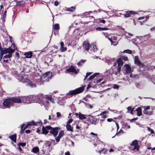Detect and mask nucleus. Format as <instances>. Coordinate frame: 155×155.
Returning a JSON list of instances; mask_svg holds the SVG:
<instances>
[{
	"label": "nucleus",
	"instance_id": "15",
	"mask_svg": "<svg viewBox=\"0 0 155 155\" xmlns=\"http://www.w3.org/2000/svg\"><path fill=\"white\" fill-rule=\"evenodd\" d=\"M91 46V45L89 43L85 41L83 42V48L86 50L88 51L89 50Z\"/></svg>",
	"mask_w": 155,
	"mask_h": 155
},
{
	"label": "nucleus",
	"instance_id": "49",
	"mask_svg": "<svg viewBox=\"0 0 155 155\" xmlns=\"http://www.w3.org/2000/svg\"><path fill=\"white\" fill-rule=\"evenodd\" d=\"M72 119H69L68 120V121L67 122V124H70V123H71L73 121Z\"/></svg>",
	"mask_w": 155,
	"mask_h": 155
},
{
	"label": "nucleus",
	"instance_id": "54",
	"mask_svg": "<svg viewBox=\"0 0 155 155\" xmlns=\"http://www.w3.org/2000/svg\"><path fill=\"white\" fill-rule=\"evenodd\" d=\"M56 114H57V117H60L61 116V113L59 112H57L56 113Z\"/></svg>",
	"mask_w": 155,
	"mask_h": 155
},
{
	"label": "nucleus",
	"instance_id": "35",
	"mask_svg": "<svg viewBox=\"0 0 155 155\" xmlns=\"http://www.w3.org/2000/svg\"><path fill=\"white\" fill-rule=\"evenodd\" d=\"M26 145V143L25 142H20L18 144V146H21L22 147H25Z\"/></svg>",
	"mask_w": 155,
	"mask_h": 155
},
{
	"label": "nucleus",
	"instance_id": "50",
	"mask_svg": "<svg viewBox=\"0 0 155 155\" xmlns=\"http://www.w3.org/2000/svg\"><path fill=\"white\" fill-rule=\"evenodd\" d=\"M7 11L5 10L4 12L3 15V18H5V16H6V14L7 13Z\"/></svg>",
	"mask_w": 155,
	"mask_h": 155
},
{
	"label": "nucleus",
	"instance_id": "20",
	"mask_svg": "<svg viewBox=\"0 0 155 155\" xmlns=\"http://www.w3.org/2000/svg\"><path fill=\"white\" fill-rule=\"evenodd\" d=\"M53 28L57 32H58L60 28V25L59 24L56 23L55 24L53 27Z\"/></svg>",
	"mask_w": 155,
	"mask_h": 155
},
{
	"label": "nucleus",
	"instance_id": "43",
	"mask_svg": "<svg viewBox=\"0 0 155 155\" xmlns=\"http://www.w3.org/2000/svg\"><path fill=\"white\" fill-rule=\"evenodd\" d=\"M119 87V86L117 85L116 84H114V85L113 88L114 89H118Z\"/></svg>",
	"mask_w": 155,
	"mask_h": 155
},
{
	"label": "nucleus",
	"instance_id": "27",
	"mask_svg": "<svg viewBox=\"0 0 155 155\" xmlns=\"http://www.w3.org/2000/svg\"><path fill=\"white\" fill-rule=\"evenodd\" d=\"M117 63L118 66H120V65H122L124 64L123 61L120 58H118L117 60Z\"/></svg>",
	"mask_w": 155,
	"mask_h": 155
},
{
	"label": "nucleus",
	"instance_id": "21",
	"mask_svg": "<svg viewBox=\"0 0 155 155\" xmlns=\"http://www.w3.org/2000/svg\"><path fill=\"white\" fill-rule=\"evenodd\" d=\"M66 127V129L68 131H71L72 132L74 131L73 128L71 127L70 124H67Z\"/></svg>",
	"mask_w": 155,
	"mask_h": 155
},
{
	"label": "nucleus",
	"instance_id": "8",
	"mask_svg": "<svg viewBox=\"0 0 155 155\" xmlns=\"http://www.w3.org/2000/svg\"><path fill=\"white\" fill-rule=\"evenodd\" d=\"M134 63L136 65L138 66H141L142 67L144 65V64L140 61L138 57L137 56L134 57Z\"/></svg>",
	"mask_w": 155,
	"mask_h": 155
},
{
	"label": "nucleus",
	"instance_id": "51",
	"mask_svg": "<svg viewBox=\"0 0 155 155\" xmlns=\"http://www.w3.org/2000/svg\"><path fill=\"white\" fill-rule=\"evenodd\" d=\"M107 120L108 122H111L112 121H114V120L111 118H108L107 119Z\"/></svg>",
	"mask_w": 155,
	"mask_h": 155
},
{
	"label": "nucleus",
	"instance_id": "31",
	"mask_svg": "<svg viewBox=\"0 0 155 155\" xmlns=\"http://www.w3.org/2000/svg\"><path fill=\"white\" fill-rule=\"evenodd\" d=\"M99 74V73H96L94 74L93 75L90 76V77L89 78V80H91L93 79L95 77L97 76V75H98Z\"/></svg>",
	"mask_w": 155,
	"mask_h": 155
},
{
	"label": "nucleus",
	"instance_id": "10",
	"mask_svg": "<svg viewBox=\"0 0 155 155\" xmlns=\"http://www.w3.org/2000/svg\"><path fill=\"white\" fill-rule=\"evenodd\" d=\"M126 14L124 15L125 18H128L131 16V15L137 14V13L134 11H128L125 12Z\"/></svg>",
	"mask_w": 155,
	"mask_h": 155
},
{
	"label": "nucleus",
	"instance_id": "56",
	"mask_svg": "<svg viewBox=\"0 0 155 155\" xmlns=\"http://www.w3.org/2000/svg\"><path fill=\"white\" fill-rule=\"evenodd\" d=\"M12 44L13 45V48H14L15 50H17V47L15 45V44L13 43H12Z\"/></svg>",
	"mask_w": 155,
	"mask_h": 155
},
{
	"label": "nucleus",
	"instance_id": "11",
	"mask_svg": "<svg viewBox=\"0 0 155 155\" xmlns=\"http://www.w3.org/2000/svg\"><path fill=\"white\" fill-rule=\"evenodd\" d=\"M12 103L13 102L16 103H21V100L19 97H12L10 98Z\"/></svg>",
	"mask_w": 155,
	"mask_h": 155
},
{
	"label": "nucleus",
	"instance_id": "33",
	"mask_svg": "<svg viewBox=\"0 0 155 155\" xmlns=\"http://www.w3.org/2000/svg\"><path fill=\"white\" fill-rule=\"evenodd\" d=\"M121 70V67L120 66H118L117 70V71H115V75H117L118 74H119L120 71Z\"/></svg>",
	"mask_w": 155,
	"mask_h": 155
},
{
	"label": "nucleus",
	"instance_id": "7",
	"mask_svg": "<svg viewBox=\"0 0 155 155\" xmlns=\"http://www.w3.org/2000/svg\"><path fill=\"white\" fill-rule=\"evenodd\" d=\"M2 51L4 52V53L12 54L15 51V50L12 49L10 47H9L8 48H4L3 49L2 48Z\"/></svg>",
	"mask_w": 155,
	"mask_h": 155
},
{
	"label": "nucleus",
	"instance_id": "47",
	"mask_svg": "<svg viewBox=\"0 0 155 155\" xmlns=\"http://www.w3.org/2000/svg\"><path fill=\"white\" fill-rule=\"evenodd\" d=\"M92 73L91 72H87L86 73V75L85 78H87L89 75L91 74Z\"/></svg>",
	"mask_w": 155,
	"mask_h": 155
},
{
	"label": "nucleus",
	"instance_id": "29",
	"mask_svg": "<svg viewBox=\"0 0 155 155\" xmlns=\"http://www.w3.org/2000/svg\"><path fill=\"white\" fill-rule=\"evenodd\" d=\"M27 124L29 125V126L38 125L33 120L29 122Z\"/></svg>",
	"mask_w": 155,
	"mask_h": 155
},
{
	"label": "nucleus",
	"instance_id": "23",
	"mask_svg": "<svg viewBox=\"0 0 155 155\" xmlns=\"http://www.w3.org/2000/svg\"><path fill=\"white\" fill-rule=\"evenodd\" d=\"M137 112V115L138 116H140L142 115V109L140 107H138L135 110Z\"/></svg>",
	"mask_w": 155,
	"mask_h": 155
},
{
	"label": "nucleus",
	"instance_id": "44",
	"mask_svg": "<svg viewBox=\"0 0 155 155\" xmlns=\"http://www.w3.org/2000/svg\"><path fill=\"white\" fill-rule=\"evenodd\" d=\"M48 75V74L47 73H46L44 74L43 76H41V79H42V78H44L45 77H46V76Z\"/></svg>",
	"mask_w": 155,
	"mask_h": 155
},
{
	"label": "nucleus",
	"instance_id": "38",
	"mask_svg": "<svg viewBox=\"0 0 155 155\" xmlns=\"http://www.w3.org/2000/svg\"><path fill=\"white\" fill-rule=\"evenodd\" d=\"M12 57V54H8V55H5L3 57L4 59L9 58Z\"/></svg>",
	"mask_w": 155,
	"mask_h": 155
},
{
	"label": "nucleus",
	"instance_id": "52",
	"mask_svg": "<svg viewBox=\"0 0 155 155\" xmlns=\"http://www.w3.org/2000/svg\"><path fill=\"white\" fill-rule=\"evenodd\" d=\"M59 2L58 1H55L54 2V5L56 6H57L59 5Z\"/></svg>",
	"mask_w": 155,
	"mask_h": 155
},
{
	"label": "nucleus",
	"instance_id": "60",
	"mask_svg": "<svg viewBox=\"0 0 155 155\" xmlns=\"http://www.w3.org/2000/svg\"><path fill=\"white\" fill-rule=\"evenodd\" d=\"M28 127L29 125L28 124H27L26 125H25V126L24 127V129L25 130V129L28 128Z\"/></svg>",
	"mask_w": 155,
	"mask_h": 155
},
{
	"label": "nucleus",
	"instance_id": "9",
	"mask_svg": "<svg viewBox=\"0 0 155 155\" xmlns=\"http://www.w3.org/2000/svg\"><path fill=\"white\" fill-rule=\"evenodd\" d=\"M50 126H47L45 127L43 126L42 128V131L41 132V134H47L49 132V130H50Z\"/></svg>",
	"mask_w": 155,
	"mask_h": 155
},
{
	"label": "nucleus",
	"instance_id": "37",
	"mask_svg": "<svg viewBox=\"0 0 155 155\" xmlns=\"http://www.w3.org/2000/svg\"><path fill=\"white\" fill-rule=\"evenodd\" d=\"M123 52L124 53H126L129 54H132V51L131 50L127 49V50H124Z\"/></svg>",
	"mask_w": 155,
	"mask_h": 155
},
{
	"label": "nucleus",
	"instance_id": "62",
	"mask_svg": "<svg viewBox=\"0 0 155 155\" xmlns=\"http://www.w3.org/2000/svg\"><path fill=\"white\" fill-rule=\"evenodd\" d=\"M107 38L110 41V42L111 43L112 42V41H113V39H112V38H110V37H108Z\"/></svg>",
	"mask_w": 155,
	"mask_h": 155
},
{
	"label": "nucleus",
	"instance_id": "18",
	"mask_svg": "<svg viewBox=\"0 0 155 155\" xmlns=\"http://www.w3.org/2000/svg\"><path fill=\"white\" fill-rule=\"evenodd\" d=\"M33 53L31 51H29L27 52H25L24 54V55H25V58H31L32 56Z\"/></svg>",
	"mask_w": 155,
	"mask_h": 155
},
{
	"label": "nucleus",
	"instance_id": "24",
	"mask_svg": "<svg viewBox=\"0 0 155 155\" xmlns=\"http://www.w3.org/2000/svg\"><path fill=\"white\" fill-rule=\"evenodd\" d=\"M39 151V148L38 147H33L31 150V151L35 153H37Z\"/></svg>",
	"mask_w": 155,
	"mask_h": 155
},
{
	"label": "nucleus",
	"instance_id": "61",
	"mask_svg": "<svg viewBox=\"0 0 155 155\" xmlns=\"http://www.w3.org/2000/svg\"><path fill=\"white\" fill-rule=\"evenodd\" d=\"M134 109V108L133 107V108H132V109L130 110V113L131 114H133V110Z\"/></svg>",
	"mask_w": 155,
	"mask_h": 155
},
{
	"label": "nucleus",
	"instance_id": "48",
	"mask_svg": "<svg viewBox=\"0 0 155 155\" xmlns=\"http://www.w3.org/2000/svg\"><path fill=\"white\" fill-rule=\"evenodd\" d=\"M15 55L17 58V59H18L20 58V55L19 53L18 52H16L15 53Z\"/></svg>",
	"mask_w": 155,
	"mask_h": 155
},
{
	"label": "nucleus",
	"instance_id": "59",
	"mask_svg": "<svg viewBox=\"0 0 155 155\" xmlns=\"http://www.w3.org/2000/svg\"><path fill=\"white\" fill-rule=\"evenodd\" d=\"M132 109L131 107L130 106L128 107L127 108V110L128 111H130Z\"/></svg>",
	"mask_w": 155,
	"mask_h": 155
},
{
	"label": "nucleus",
	"instance_id": "57",
	"mask_svg": "<svg viewBox=\"0 0 155 155\" xmlns=\"http://www.w3.org/2000/svg\"><path fill=\"white\" fill-rule=\"evenodd\" d=\"M150 109V107L149 106H147L145 108H144V110L146 111L147 110Z\"/></svg>",
	"mask_w": 155,
	"mask_h": 155
},
{
	"label": "nucleus",
	"instance_id": "5",
	"mask_svg": "<svg viewBox=\"0 0 155 155\" xmlns=\"http://www.w3.org/2000/svg\"><path fill=\"white\" fill-rule=\"evenodd\" d=\"M12 105V102L10 98L6 99L4 100L3 103V108H10Z\"/></svg>",
	"mask_w": 155,
	"mask_h": 155
},
{
	"label": "nucleus",
	"instance_id": "32",
	"mask_svg": "<svg viewBox=\"0 0 155 155\" xmlns=\"http://www.w3.org/2000/svg\"><path fill=\"white\" fill-rule=\"evenodd\" d=\"M75 7L72 6L70 8H68L66 10L68 11L72 12L75 9Z\"/></svg>",
	"mask_w": 155,
	"mask_h": 155
},
{
	"label": "nucleus",
	"instance_id": "14",
	"mask_svg": "<svg viewBox=\"0 0 155 155\" xmlns=\"http://www.w3.org/2000/svg\"><path fill=\"white\" fill-rule=\"evenodd\" d=\"M124 67H125V71L127 73H130L132 72L131 68L128 64H125Z\"/></svg>",
	"mask_w": 155,
	"mask_h": 155
},
{
	"label": "nucleus",
	"instance_id": "39",
	"mask_svg": "<svg viewBox=\"0 0 155 155\" xmlns=\"http://www.w3.org/2000/svg\"><path fill=\"white\" fill-rule=\"evenodd\" d=\"M115 71H114V69L113 68H110L109 69V72L111 75L114 74H115Z\"/></svg>",
	"mask_w": 155,
	"mask_h": 155
},
{
	"label": "nucleus",
	"instance_id": "58",
	"mask_svg": "<svg viewBox=\"0 0 155 155\" xmlns=\"http://www.w3.org/2000/svg\"><path fill=\"white\" fill-rule=\"evenodd\" d=\"M102 80V79H100L96 81V83H98L99 82H100Z\"/></svg>",
	"mask_w": 155,
	"mask_h": 155
},
{
	"label": "nucleus",
	"instance_id": "12",
	"mask_svg": "<svg viewBox=\"0 0 155 155\" xmlns=\"http://www.w3.org/2000/svg\"><path fill=\"white\" fill-rule=\"evenodd\" d=\"M64 131L63 130H61L59 132L58 136L55 137L56 141L57 142H59L60 138L64 136Z\"/></svg>",
	"mask_w": 155,
	"mask_h": 155
},
{
	"label": "nucleus",
	"instance_id": "25",
	"mask_svg": "<svg viewBox=\"0 0 155 155\" xmlns=\"http://www.w3.org/2000/svg\"><path fill=\"white\" fill-rule=\"evenodd\" d=\"M35 101H42V99L41 96L39 95H36L35 98Z\"/></svg>",
	"mask_w": 155,
	"mask_h": 155
},
{
	"label": "nucleus",
	"instance_id": "42",
	"mask_svg": "<svg viewBox=\"0 0 155 155\" xmlns=\"http://www.w3.org/2000/svg\"><path fill=\"white\" fill-rule=\"evenodd\" d=\"M122 60H123L124 61H127L128 60V58L127 57L122 56L121 58Z\"/></svg>",
	"mask_w": 155,
	"mask_h": 155
},
{
	"label": "nucleus",
	"instance_id": "13",
	"mask_svg": "<svg viewBox=\"0 0 155 155\" xmlns=\"http://www.w3.org/2000/svg\"><path fill=\"white\" fill-rule=\"evenodd\" d=\"M75 114L76 116H78V117L80 120H82L86 118V115L81 114L80 112L79 113H76Z\"/></svg>",
	"mask_w": 155,
	"mask_h": 155
},
{
	"label": "nucleus",
	"instance_id": "6",
	"mask_svg": "<svg viewBox=\"0 0 155 155\" xmlns=\"http://www.w3.org/2000/svg\"><path fill=\"white\" fill-rule=\"evenodd\" d=\"M87 121L90 124L96 125L97 121V119L93 116H91L87 118Z\"/></svg>",
	"mask_w": 155,
	"mask_h": 155
},
{
	"label": "nucleus",
	"instance_id": "36",
	"mask_svg": "<svg viewBox=\"0 0 155 155\" xmlns=\"http://www.w3.org/2000/svg\"><path fill=\"white\" fill-rule=\"evenodd\" d=\"M86 61V60H81V61L79 62L78 63V66H81V65H82L83 64H84L85 61Z\"/></svg>",
	"mask_w": 155,
	"mask_h": 155
},
{
	"label": "nucleus",
	"instance_id": "63",
	"mask_svg": "<svg viewBox=\"0 0 155 155\" xmlns=\"http://www.w3.org/2000/svg\"><path fill=\"white\" fill-rule=\"evenodd\" d=\"M65 155H70V152L68 151L66 152L65 154Z\"/></svg>",
	"mask_w": 155,
	"mask_h": 155
},
{
	"label": "nucleus",
	"instance_id": "30",
	"mask_svg": "<svg viewBox=\"0 0 155 155\" xmlns=\"http://www.w3.org/2000/svg\"><path fill=\"white\" fill-rule=\"evenodd\" d=\"M25 126V124H23L21 127V130L20 133L21 134H23L24 132V130H25V129H24V126Z\"/></svg>",
	"mask_w": 155,
	"mask_h": 155
},
{
	"label": "nucleus",
	"instance_id": "34",
	"mask_svg": "<svg viewBox=\"0 0 155 155\" xmlns=\"http://www.w3.org/2000/svg\"><path fill=\"white\" fill-rule=\"evenodd\" d=\"M0 51L1 54H0V60H1L2 58L3 55L5 54L2 51V47L1 45H0Z\"/></svg>",
	"mask_w": 155,
	"mask_h": 155
},
{
	"label": "nucleus",
	"instance_id": "45",
	"mask_svg": "<svg viewBox=\"0 0 155 155\" xmlns=\"http://www.w3.org/2000/svg\"><path fill=\"white\" fill-rule=\"evenodd\" d=\"M118 43V42L117 41H113L111 43L112 44L114 45H116Z\"/></svg>",
	"mask_w": 155,
	"mask_h": 155
},
{
	"label": "nucleus",
	"instance_id": "16",
	"mask_svg": "<svg viewBox=\"0 0 155 155\" xmlns=\"http://www.w3.org/2000/svg\"><path fill=\"white\" fill-rule=\"evenodd\" d=\"M66 71L69 72H73L75 73H77L76 69L73 66H71L70 68L66 69Z\"/></svg>",
	"mask_w": 155,
	"mask_h": 155
},
{
	"label": "nucleus",
	"instance_id": "41",
	"mask_svg": "<svg viewBox=\"0 0 155 155\" xmlns=\"http://www.w3.org/2000/svg\"><path fill=\"white\" fill-rule=\"evenodd\" d=\"M67 50V48L64 47V46L62 47H61V52L65 51Z\"/></svg>",
	"mask_w": 155,
	"mask_h": 155
},
{
	"label": "nucleus",
	"instance_id": "26",
	"mask_svg": "<svg viewBox=\"0 0 155 155\" xmlns=\"http://www.w3.org/2000/svg\"><path fill=\"white\" fill-rule=\"evenodd\" d=\"M109 29L107 27L101 28V27H97L96 28V30L98 31H101L103 30H108Z\"/></svg>",
	"mask_w": 155,
	"mask_h": 155
},
{
	"label": "nucleus",
	"instance_id": "53",
	"mask_svg": "<svg viewBox=\"0 0 155 155\" xmlns=\"http://www.w3.org/2000/svg\"><path fill=\"white\" fill-rule=\"evenodd\" d=\"M36 132L38 133L39 134H41V132L40 130L38 128L37 129Z\"/></svg>",
	"mask_w": 155,
	"mask_h": 155
},
{
	"label": "nucleus",
	"instance_id": "22",
	"mask_svg": "<svg viewBox=\"0 0 155 155\" xmlns=\"http://www.w3.org/2000/svg\"><path fill=\"white\" fill-rule=\"evenodd\" d=\"M108 113V111H104L101 112L99 115L101 116V118L105 119L107 117V116L106 115H104V114Z\"/></svg>",
	"mask_w": 155,
	"mask_h": 155
},
{
	"label": "nucleus",
	"instance_id": "17",
	"mask_svg": "<svg viewBox=\"0 0 155 155\" xmlns=\"http://www.w3.org/2000/svg\"><path fill=\"white\" fill-rule=\"evenodd\" d=\"M9 138L14 143L16 142L17 140V135L16 134L9 136Z\"/></svg>",
	"mask_w": 155,
	"mask_h": 155
},
{
	"label": "nucleus",
	"instance_id": "3",
	"mask_svg": "<svg viewBox=\"0 0 155 155\" xmlns=\"http://www.w3.org/2000/svg\"><path fill=\"white\" fill-rule=\"evenodd\" d=\"M36 95H31L29 96L25 97L23 98L24 102L26 103H30L32 102L35 101Z\"/></svg>",
	"mask_w": 155,
	"mask_h": 155
},
{
	"label": "nucleus",
	"instance_id": "28",
	"mask_svg": "<svg viewBox=\"0 0 155 155\" xmlns=\"http://www.w3.org/2000/svg\"><path fill=\"white\" fill-rule=\"evenodd\" d=\"M46 98L47 99L49 100L52 103H54V100L53 99V98H52L51 95L49 96L46 95Z\"/></svg>",
	"mask_w": 155,
	"mask_h": 155
},
{
	"label": "nucleus",
	"instance_id": "19",
	"mask_svg": "<svg viewBox=\"0 0 155 155\" xmlns=\"http://www.w3.org/2000/svg\"><path fill=\"white\" fill-rule=\"evenodd\" d=\"M27 85L30 86L31 87H36L35 84L33 83L30 80H28L26 81Z\"/></svg>",
	"mask_w": 155,
	"mask_h": 155
},
{
	"label": "nucleus",
	"instance_id": "4",
	"mask_svg": "<svg viewBox=\"0 0 155 155\" xmlns=\"http://www.w3.org/2000/svg\"><path fill=\"white\" fill-rule=\"evenodd\" d=\"M60 129V128L59 127H53L50 126L49 132L51 134H52L54 137H56L58 134V130Z\"/></svg>",
	"mask_w": 155,
	"mask_h": 155
},
{
	"label": "nucleus",
	"instance_id": "40",
	"mask_svg": "<svg viewBox=\"0 0 155 155\" xmlns=\"http://www.w3.org/2000/svg\"><path fill=\"white\" fill-rule=\"evenodd\" d=\"M38 125L40 126H41L43 124V123L41 121V120H40L38 121H37L36 123Z\"/></svg>",
	"mask_w": 155,
	"mask_h": 155
},
{
	"label": "nucleus",
	"instance_id": "2",
	"mask_svg": "<svg viewBox=\"0 0 155 155\" xmlns=\"http://www.w3.org/2000/svg\"><path fill=\"white\" fill-rule=\"evenodd\" d=\"M140 146L138 145V141L135 140L132 142L129 147V148L131 150H133L135 152L138 151L139 150Z\"/></svg>",
	"mask_w": 155,
	"mask_h": 155
},
{
	"label": "nucleus",
	"instance_id": "64",
	"mask_svg": "<svg viewBox=\"0 0 155 155\" xmlns=\"http://www.w3.org/2000/svg\"><path fill=\"white\" fill-rule=\"evenodd\" d=\"M91 87V85L90 84H88L87 86V90H88L89 88H90Z\"/></svg>",
	"mask_w": 155,
	"mask_h": 155
},
{
	"label": "nucleus",
	"instance_id": "1",
	"mask_svg": "<svg viewBox=\"0 0 155 155\" xmlns=\"http://www.w3.org/2000/svg\"><path fill=\"white\" fill-rule=\"evenodd\" d=\"M85 87V86H83L74 90L70 91L66 95L68 96H72L81 93L84 91Z\"/></svg>",
	"mask_w": 155,
	"mask_h": 155
},
{
	"label": "nucleus",
	"instance_id": "46",
	"mask_svg": "<svg viewBox=\"0 0 155 155\" xmlns=\"http://www.w3.org/2000/svg\"><path fill=\"white\" fill-rule=\"evenodd\" d=\"M31 132V131L29 130H25V133L26 134H30Z\"/></svg>",
	"mask_w": 155,
	"mask_h": 155
},
{
	"label": "nucleus",
	"instance_id": "55",
	"mask_svg": "<svg viewBox=\"0 0 155 155\" xmlns=\"http://www.w3.org/2000/svg\"><path fill=\"white\" fill-rule=\"evenodd\" d=\"M86 105L89 106L90 108H92L93 107V105H91V104H87Z\"/></svg>",
	"mask_w": 155,
	"mask_h": 155
}]
</instances>
